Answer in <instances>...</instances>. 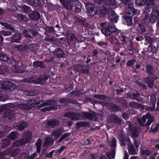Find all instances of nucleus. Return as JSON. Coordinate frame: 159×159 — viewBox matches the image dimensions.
Instances as JSON below:
<instances>
[{
	"label": "nucleus",
	"mask_w": 159,
	"mask_h": 159,
	"mask_svg": "<svg viewBox=\"0 0 159 159\" xmlns=\"http://www.w3.org/2000/svg\"><path fill=\"white\" fill-rule=\"evenodd\" d=\"M60 123L59 120L56 119H52L47 122V124L51 127L57 126Z\"/></svg>",
	"instance_id": "c9c22d12"
},
{
	"label": "nucleus",
	"mask_w": 159,
	"mask_h": 159,
	"mask_svg": "<svg viewBox=\"0 0 159 159\" xmlns=\"http://www.w3.org/2000/svg\"><path fill=\"white\" fill-rule=\"evenodd\" d=\"M141 154L142 155H146L148 156L151 153V152L148 149L141 150L140 151Z\"/></svg>",
	"instance_id": "13d9d810"
},
{
	"label": "nucleus",
	"mask_w": 159,
	"mask_h": 159,
	"mask_svg": "<svg viewBox=\"0 0 159 159\" xmlns=\"http://www.w3.org/2000/svg\"><path fill=\"white\" fill-rule=\"evenodd\" d=\"M110 21L113 23H116L119 19V16L117 15L115 12L112 10L108 14Z\"/></svg>",
	"instance_id": "4be33fe9"
},
{
	"label": "nucleus",
	"mask_w": 159,
	"mask_h": 159,
	"mask_svg": "<svg viewBox=\"0 0 159 159\" xmlns=\"http://www.w3.org/2000/svg\"><path fill=\"white\" fill-rule=\"evenodd\" d=\"M11 63L14 64L13 65L14 67H16L20 66V61L18 60H16L15 59L14 57H12L10 59Z\"/></svg>",
	"instance_id": "69168bd1"
},
{
	"label": "nucleus",
	"mask_w": 159,
	"mask_h": 159,
	"mask_svg": "<svg viewBox=\"0 0 159 159\" xmlns=\"http://www.w3.org/2000/svg\"><path fill=\"white\" fill-rule=\"evenodd\" d=\"M33 66L34 68L39 67L41 69H44L45 68L42 61H35L33 62Z\"/></svg>",
	"instance_id": "f704fd0d"
},
{
	"label": "nucleus",
	"mask_w": 159,
	"mask_h": 159,
	"mask_svg": "<svg viewBox=\"0 0 159 159\" xmlns=\"http://www.w3.org/2000/svg\"><path fill=\"white\" fill-rule=\"evenodd\" d=\"M110 121L115 124L120 125L121 124V120L115 114H112L110 116Z\"/></svg>",
	"instance_id": "a878e982"
},
{
	"label": "nucleus",
	"mask_w": 159,
	"mask_h": 159,
	"mask_svg": "<svg viewBox=\"0 0 159 159\" xmlns=\"http://www.w3.org/2000/svg\"><path fill=\"white\" fill-rule=\"evenodd\" d=\"M74 20L76 25H83L84 27H88L89 24L84 19H83L76 16H75Z\"/></svg>",
	"instance_id": "6ab92c4d"
},
{
	"label": "nucleus",
	"mask_w": 159,
	"mask_h": 159,
	"mask_svg": "<svg viewBox=\"0 0 159 159\" xmlns=\"http://www.w3.org/2000/svg\"><path fill=\"white\" fill-rule=\"evenodd\" d=\"M29 17L33 21H38L41 17L40 13L37 11H32L29 15Z\"/></svg>",
	"instance_id": "aec40b11"
},
{
	"label": "nucleus",
	"mask_w": 159,
	"mask_h": 159,
	"mask_svg": "<svg viewBox=\"0 0 159 159\" xmlns=\"http://www.w3.org/2000/svg\"><path fill=\"white\" fill-rule=\"evenodd\" d=\"M20 152V148H15L11 147L6 149L3 152H0V157L3 158L4 156L9 155H10L11 157H15Z\"/></svg>",
	"instance_id": "f03ea898"
},
{
	"label": "nucleus",
	"mask_w": 159,
	"mask_h": 159,
	"mask_svg": "<svg viewBox=\"0 0 159 159\" xmlns=\"http://www.w3.org/2000/svg\"><path fill=\"white\" fill-rule=\"evenodd\" d=\"M71 134L70 133H65L57 141L58 143L61 142L64 139H65L67 137H69Z\"/></svg>",
	"instance_id": "6e6d98bb"
},
{
	"label": "nucleus",
	"mask_w": 159,
	"mask_h": 159,
	"mask_svg": "<svg viewBox=\"0 0 159 159\" xmlns=\"http://www.w3.org/2000/svg\"><path fill=\"white\" fill-rule=\"evenodd\" d=\"M53 140L50 138L46 137L45 139L43 144V146L45 147H48L49 145H52L54 143Z\"/></svg>",
	"instance_id": "473e14b6"
},
{
	"label": "nucleus",
	"mask_w": 159,
	"mask_h": 159,
	"mask_svg": "<svg viewBox=\"0 0 159 159\" xmlns=\"http://www.w3.org/2000/svg\"><path fill=\"white\" fill-rule=\"evenodd\" d=\"M147 121L146 123V127L149 126V125L153 122L155 121L154 117L153 116L149 113H147Z\"/></svg>",
	"instance_id": "c756f323"
},
{
	"label": "nucleus",
	"mask_w": 159,
	"mask_h": 159,
	"mask_svg": "<svg viewBox=\"0 0 159 159\" xmlns=\"http://www.w3.org/2000/svg\"><path fill=\"white\" fill-rule=\"evenodd\" d=\"M2 88L8 91H13L17 88L16 85L10 81H4L2 84Z\"/></svg>",
	"instance_id": "423d86ee"
},
{
	"label": "nucleus",
	"mask_w": 159,
	"mask_h": 159,
	"mask_svg": "<svg viewBox=\"0 0 159 159\" xmlns=\"http://www.w3.org/2000/svg\"><path fill=\"white\" fill-rule=\"evenodd\" d=\"M147 113L145 115H143L141 118L138 119L137 122L139 126L143 127H146V124L145 123L147 119Z\"/></svg>",
	"instance_id": "cd10ccee"
},
{
	"label": "nucleus",
	"mask_w": 159,
	"mask_h": 159,
	"mask_svg": "<svg viewBox=\"0 0 159 159\" xmlns=\"http://www.w3.org/2000/svg\"><path fill=\"white\" fill-rule=\"evenodd\" d=\"M110 43L113 46H118V48L116 50V51L119 50V48L121 47V45L118 40L115 38H111L110 40Z\"/></svg>",
	"instance_id": "2f4dec72"
},
{
	"label": "nucleus",
	"mask_w": 159,
	"mask_h": 159,
	"mask_svg": "<svg viewBox=\"0 0 159 159\" xmlns=\"http://www.w3.org/2000/svg\"><path fill=\"white\" fill-rule=\"evenodd\" d=\"M128 152L129 154L130 155H133L136 154V151L133 145L128 147Z\"/></svg>",
	"instance_id": "603ef678"
},
{
	"label": "nucleus",
	"mask_w": 159,
	"mask_h": 159,
	"mask_svg": "<svg viewBox=\"0 0 159 159\" xmlns=\"http://www.w3.org/2000/svg\"><path fill=\"white\" fill-rule=\"evenodd\" d=\"M65 34L68 41V44L69 45H70L72 43H76L78 39L73 33H71L70 31L67 30L66 31Z\"/></svg>",
	"instance_id": "6e6552de"
},
{
	"label": "nucleus",
	"mask_w": 159,
	"mask_h": 159,
	"mask_svg": "<svg viewBox=\"0 0 159 159\" xmlns=\"http://www.w3.org/2000/svg\"><path fill=\"white\" fill-rule=\"evenodd\" d=\"M84 101L86 102H90L93 104L97 103L98 102V100H95L93 98L89 97H86L85 98Z\"/></svg>",
	"instance_id": "8fccbe9b"
},
{
	"label": "nucleus",
	"mask_w": 159,
	"mask_h": 159,
	"mask_svg": "<svg viewBox=\"0 0 159 159\" xmlns=\"http://www.w3.org/2000/svg\"><path fill=\"white\" fill-rule=\"evenodd\" d=\"M19 135V134L16 131H12L11 132L9 135L8 137L9 139H11L12 140H14L18 138V136Z\"/></svg>",
	"instance_id": "58836bf2"
},
{
	"label": "nucleus",
	"mask_w": 159,
	"mask_h": 159,
	"mask_svg": "<svg viewBox=\"0 0 159 159\" xmlns=\"http://www.w3.org/2000/svg\"><path fill=\"white\" fill-rule=\"evenodd\" d=\"M88 16H91L99 15L98 10L94 5L91 3H86L85 6Z\"/></svg>",
	"instance_id": "7ed1b4c3"
},
{
	"label": "nucleus",
	"mask_w": 159,
	"mask_h": 159,
	"mask_svg": "<svg viewBox=\"0 0 159 159\" xmlns=\"http://www.w3.org/2000/svg\"><path fill=\"white\" fill-rule=\"evenodd\" d=\"M132 16L127 15H124L122 16L123 23L128 26H131L133 25Z\"/></svg>",
	"instance_id": "4468645a"
},
{
	"label": "nucleus",
	"mask_w": 159,
	"mask_h": 159,
	"mask_svg": "<svg viewBox=\"0 0 159 159\" xmlns=\"http://www.w3.org/2000/svg\"><path fill=\"white\" fill-rule=\"evenodd\" d=\"M17 17L18 19L20 20L24 21H28V19L25 15L18 14L17 15Z\"/></svg>",
	"instance_id": "bf43d9fd"
},
{
	"label": "nucleus",
	"mask_w": 159,
	"mask_h": 159,
	"mask_svg": "<svg viewBox=\"0 0 159 159\" xmlns=\"http://www.w3.org/2000/svg\"><path fill=\"white\" fill-rule=\"evenodd\" d=\"M116 0H104L102 6L111 9L116 7Z\"/></svg>",
	"instance_id": "9d476101"
},
{
	"label": "nucleus",
	"mask_w": 159,
	"mask_h": 159,
	"mask_svg": "<svg viewBox=\"0 0 159 159\" xmlns=\"http://www.w3.org/2000/svg\"><path fill=\"white\" fill-rule=\"evenodd\" d=\"M36 44L34 43H31L27 45H25L24 47V49H30L31 51H34L35 49Z\"/></svg>",
	"instance_id": "49530a36"
},
{
	"label": "nucleus",
	"mask_w": 159,
	"mask_h": 159,
	"mask_svg": "<svg viewBox=\"0 0 159 159\" xmlns=\"http://www.w3.org/2000/svg\"><path fill=\"white\" fill-rule=\"evenodd\" d=\"M42 142V139L39 138L37 140L35 143L37 148V152L38 153H39L40 152Z\"/></svg>",
	"instance_id": "c03bdc74"
},
{
	"label": "nucleus",
	"mask_w": 159,
	"mask_h": 159,
	"mask_svg": "<svg viewBox=\"0 0 159 159\" xmlns=\"http://www.w3.org/2000/svg\"><path fill=\"white\" fill-rule=\"evenodd\" d=\"M158 78L157 75L148 76L144 78V80L148 87L150 88H152L154 85L155 80L158 79Z\"/></svg>",
	"instance_id": "1a4fd4ad"
},
{
	"label": "nucleus",
	"mask_w": 159,
	"mask_h": 159,
	"mask_svg": "<svg viewBox=\"0 0 159 159\" xmlns=\"http://www.w3.org/2000/svg\"><path fill=\"white\" fill-rule=\"evenodd\" d=\"M132 99L137 100V101L139 100V94L138 91L136 93H132Z\"/></svg>",
	"instance_id": "338daca9"
},
{
	"label": "nucleus",
	"mask_w": 159,
	"mask_h": 159,
	"mask_svg": "<svg viewBox=\"0 0 159 159\" xmlns=\"http://www.w3.org/2000/svg\"><path fill=\"white\" fill-rule=\"evenodd\" d=\"M145 68L146 72L148 75L153 76L157 75L152 66L149 64L145 66Z\"/></svg>",
	"instance_id": "412c9836"
},
{
	"label": "nucleus",
	"mask_w": 159,
	"mask_h": 159,
	"mask_svg": "<svg viewBox=\"0 0 159 159\" xmlns=\"http://www.w3.org/2000/svg\"><path fill=\"white\" fill-rule=\"evenodd\" d=\"M21 38V35L20 34L15 33L14 34L13 36L9 38L8 40L10 41L12 43L16 42L19 43Z\"/></svg>",
	"instance_id": "393cba45"
},
{
	"label": "nucleus",
	"mask_w": 159,
	"mask_h": 159,
	"mask_svg": "<svg viewBox=\"0 0 159 159\" xmlns=\"http://www.w3.org/2000/svg\"><path fill=\"white\" fill-rule=\"evenodd\" d=\"M57 104V102L56 101V103L54 105H51L52 106H49L46 107H44L41 109V111L43 112H45L46 111H49L52 110H54L57 108L55 106V105Z\"/></svg>",
	"instance_id": "e433bc0d"
},
{
	"label": "nucleus",
	"mask_w": 159,
	"mask_h": 159,
	"mask_svg": "<svg viewBox=\"0 0 159 159\" xmlns=\"http://www.w3.org/2000/svg\"><path fill=\"white\" fill-rule=\"evenodd\" d=\"M103 9L100 10L99 11V14L102 17H105L106 14H108L109 11V9L105 7H102Z\"/></svg>",
	"instance_id": "ea45409f"
},
{
	"label": "nucleus",
	"mask_w": 159,
	"mask_h": 159,
	"mask_svg": "<svg viewBox=\"0 0 159 159\" xmlns=\"http://www.w3.org/2000/svg\"><path fill=\"white\" fill-rule=\"evenodd\" d=\"M53 53L55 56L59 59L64 58L65 57V52L60 48H56L53 51Z\"/></svg>",
	"instance_id": "f3484780"
},
{
	"label": "nucleus",
	"mask_w": 159,
	"mask_h": 159,
	"mask_svg": "<svg viewBox=\"0 0 159 159\" xmlns=\"http://www.w3.org/2000/svg\"><path fill=\"white\" fill-rule=\"evenodd\" d=\"M117 30L116 27L114 25L110 24H108L106 27L101 30L102 33L106 36L110 35L113 33L116 32Z\"/></svg>",
	"instance_id": "39448f33"
},
{
	"label": "nucleus",
	"mask_w": 159,
	"mask_h": 159,
	"mask_svg": "<svg viewBox=\"0 0 159 159\" xmlns=\"http://www.w3.org/2000/svg\"><path fill=\"white\" fill-rule=\"evenodd\" d=\"M110 109L112 111H117L121 110L120 107L113 103L110 104Z\"/></svg>",
	"instance_id": "a19ab883"
},
{
	"label": "nucleus",
	"mask_w": 159,
	"mask_h": 159,
	"mask_svg": "<svg viewBox=\"0 0 159 159\" xmlns=\"http://www.w3.org/2000/svg\"><path fill=\"white\" fill-rule=\"evenodd\" d=\"M14 71L17 73H22L24 71L23 68L20 66L14 67Z\"/></svg>",
	"instance_id": "774afa93"
},
{
	"label": "nucleus",
	"mask_w": 159,
	"mask_h": 159,
	"mask_svg": "<svg viewBox=\"0 0 159 159\" xmlns=\"http://www.w3.org/2000/svg\"><path fill=\"white\" fill-rule=\"evenodd\" d=\"M63 133V129L58 128L55 129L52 131L51 135L54 137L58 138L61 136Z\"/></svg>",
	"instance_id": "bb28decb"
},
{
	"label": "nucleus",
	"mask_w": 159,
	"mask_h": 159,
	"mask_svg": "<svg viewBox=\"0 0 159 159\" xmlns=\"http://www.w3.org/2000/svg\"><path fill=\"white\" fill-rule=\"evenodd\" d=\"M2 25L4 26L5 27L11 31H14L15 30V28L11 25L6 22H1Z\"/></svg>",
	"instance_id": "5fc2aeb1"
},
{
	"label": "nucleus",
	"mask_w": 159,
	"mask_h": 159,
	"mask_svg": "<svg viewBox=\"0 0 159 159\" xmlns=\"http://www.w3.org/2000/svg\"><path fill=\"white\" fill-rule=\"evenodd\" d=\"M82 114L84 116V117L92 121L96 120V116L93 114L88 112H83Z\"/></svg>",
	"instance_id": "b1692460"
},
{
	"label": "nucleus",
	"mask_w": 159,
	"mask_h": 159,
	"mask_svg": "<svg viewBox=\"0 0 159 159\" xmlns=\"http://www.w3.org/2000/svg\"><path fill=\"white\" fill-rule=\"evenodd\" d=\"M156 10H154L153 7L152 8L151 13L149 16V21L152 23H154L158 19L159 16Z\"/></svg>",
	"instance_id": "dca6fc26"
},
{
	"label": "nucleus",
	"mask_w": 159,
	"mask_h": 159,
	"mask_svg": "<svg viewBox=\"0 0 159 159\" xmlns=\"http://www.w3.org/2000/svg\"><path fill=\"white\" fill-rule=\"evenodd\" d=\"M154 124H152V126L150 128L151 131L153 133H156L158 132L159 127V124H157L155 125V127L153 128Z\"/></svg>",
	"instance_id": "864d4df0"
},
{
	"label": "nucleus",
	"mask_w": 159,
	"mask_h": 159,
	"mask_svg": "<svg viewBox=\"0 0 159 159\" xmlns=\"http://www.w3.org/2000/svg\"><path fill=\"white\" fill-rule=\"evenodd\" d=\"M129 128L131 137L137 138L139 136V133L140 130L139 128L136 126H133L131 124V125H129Z\"/></svg>",
	"instance_id": "ddd939ff"
},
{
	"label": "nucleus",
	"mask_w": 159,
	"mask_h": 159,
	"mask_svg": "<svg viewBox=\"0 0 159 159\" xmlns=\"http://www.w3.org/2000/svg\"><path fill=\"white\" fill-rule=\"evenodd\" d=\"M137 11V10L134 8L133 4L131 3L128 4L126 12L127 15H128L133 17L136 14Z\"/></svg>",
	"instance_id": "2eb2a0df"
},
{
	"label": "nucleus",
	"mask_w": 159,
	"mask_h": 159,
	"mask_svg": "<svg viewBox=\"0 0 159 159\" xmlns=\"http://www.w3.org/2000/svg\"><path fill=\"white\" fill-rule=\"evenodd\" d=\"M80 3L78 0H72L68 8V10H71L75 13H79L81 11Z\"/></svg>",
	"instance_id": "20e7f679"
},
{
	"label": "nucleus",
	"mask_w": 159,
	"mask_h": 159,
	"mask_svg": "<svg viewBox=\"0 0 159 159\" xmlns=\"http://www.w3.org/2000/svg\"><path fill=\"white\" fill-rule=\"evenodd\" d=\"M16 3L14 2H11L8 4V9L11 11H15L17 9V7L15 5Z\"/></svg>",
	"instance_id": "4c0bfd02"
},
{
	"label": "nucleus",
	"mask_w": 159,
	"mask_h": 159,
	"mask_svg": "<svg viewBox=\"0 0 159 159\" xmlns=\"http://www.w3.org/2000/svg\"><path fill=\"white\" fill-rule=\"evenodd\" d=\"M154 5V1L153 0H148V1L146 4L145 8L146 9H149L152 7Z\"/></svg>",
	"instance_id": "09e8293b"
},
{
	"label": "nucleus",
	"mask_w": 159,
	"mask_h": 159,
	"mask_svg": "<svg viewBox=\"0 0 159 159\" xmlns=\"http://www.w3.org/2000/svg\"><path fill=\"white\" fill-rule=\"evenodd\" d=\"M81 68L78 69L77 71L80 73L88 75L89 73V66L88 65H81Z\"/></svg>",
	"instance_id": "5701e85b"
},
{
	"label": "nucleus",
	"mask_w": 159,
	"mask_h": 159,
	"mask_svg": "<svg viewBox=\"0 0 159 159\" xmlns=\"http://www.w3.org/2000/svg\"><path fill=\"white\" fill-rule=\"evenodd\" d=\"M120 145L121 146H124L126 143H130V139L129 137L124 134L121 133L119 135Z\"/></svg>",
	"instance_id": "9b49d317"
},
{
	"label": "nucleus",
	"mask_w": 159,
	"mask_h": 159,
	"mask_svg": "<svg viewBox=\"0 0 159 159\" xmlns=\"http://www.w3.org/2000/svg\"><path fill=\"white\" fill-rule=\"evenodd\" d=\"M72 0H59L60 2L62 4L63 7L66 9H68Z\"/></svg>",
	"instance_id": "79ce46f5"
},
{
	"label": "nucleus",
	"mask_w": 159,
	"mask_h": 159,
	"mask_svg": "<svg viewBox=\"0 0 159 159\" xmlns=\"http://www.w3.org/2000/svg\"><path fill=\"white\" fill-rule=\"evenodd\" d=\"M46 31L48 33H52L56 32L54 27L47 26L45 28Z\"/></svg>",
	"instance_id": "e2e57ef3"
},
{
	"label": "nucleus",
	"mask_w": 159,
	"mask_h": 159,
	"mask_svg": "<svg viewBox=\"0 0 159 159\" xmlns=\"http://www.w3.org/2000/svg\"><path fill=\"white\" fill-rule=\"evenodd\" d=\"M11 143V140L9 139H4L1 141L0 148H5L9 146Z\"/></svg>",
	"instance_id": "7c9ffc66"
},
{
	"label": "nucleus",
	"mask_w": 159,
	"mask_h": 159,
	"mask_svg": "<svg viewBox=\"0 0 159 159\" xmlns=\"http://www.w3.org/2000/svg\"><path fill=\"white\" fill-rule=\"evenodd\" d=\"M70 98H61L59 100V102L61 103L66 104L70 103Z\"/></svg>",
	"instance_id": "052dcab7"
},
{
	"label": "nucleus",
	"mask_w": 159,
	"mask_h": 159,
	"mask_svg": "<svg viewBox=\"0 0 159 159\" xmlns=\"http://www.w3.org/2000/svg\"><path fill=\"white\" fill-rule=\"evenodd\" d=\"M136 61V60L134 59H130L127 62L126 65L130 67H132Z\"/></svg>",
	"instance_id": "4d7b16f0"
},
{
	"label": "nucleus",
	"mask_w": 159,
	"mask_h": 159,
	"mask_svg": "<svg viewBox=\"0 0 159 159\" xmlns=\"http://www.w3.org/2000/svg\"><path fill=\"white\" fill-rule=\"evenodd\" d=\"M75 125L78 128H80L89 126L90 125V124L89 122L85 121H80L77 122L75 124Z\"/></svg>",
	"instance_id": "72a5a7b5"
},
{
	"label": "nucleus",
	"mask_w": 159,
	"mask_h": 159,
	"mask_svg": "<svg viewBox=\"0 0 159 159\" xmlns=\"http://www.w3.org/2000/svg\"><path fill=\"white\" fill-rule=\"evenodd\" d=\"M48 78V77L45 74L39 75L37 79L38 82L40 84H44Z\"/></svg>",
	"instance_id": "c85d7f7f"
},
{
	"label": "nucleus",
	"mask_w": 159,
	"mask_h": 159,
	"mask_svg": "<svg viewBox=\"0 0 159 159\" xmlns=\"http://www.w3.org/2000/svg\"><path fill=\"white\" fill-rule=\"evenodd\" d=\"M118 37L120 41L123 42L124 43H125L126 36L124 33H121L120 34H118Z\"/></svg>",
	"instance_id": "0e129e2a"
},
{
	"label": "nucleus",
	"mask_w": 159,
	"mask_h": 159,
	"mask_svg": "<svg viewBox=\"0 0 159 159\" xmlns=\"http://www.w3.org/2000/svg\"><path fill=\"white\" fill-rule=\"evenodd\" d=\"M15 112L11 110H9L5 111L3 114V117L7 118L6 120L9 121H12L15 118Z\"/></svg>",
	"instance_id": "f8f14e48"
},
{
	"label": "nucleus",
	"mask_w": 159,
	"mask_h": 159,
	"mask_svg": "<svg viewBox=\"0 0 159 159\" xmlns=\"http://www.w3.org/2000/svg\"><path fill=\"white\" fill-rule=\"evenodd\" d=\"M18 107L19 108L23 109L26 111H28L31 109V107L30 106L24 103L19 104Z\"/></svg>",
	"instance_id": "37998d69"
},
{
	"label": "nucleus",
	"mask_w": 159,
	"mask_h": 159,
	"mask_svg": "<svg viewBox=\"0 0 159 159\" xmlns=\"http://www.w3.org/2000/svg\"><path fill=\"white\" fill-rule=\"evenodd\" d=\"M0 60L4 61H9V57L5 54L0 53Z\"/></svg>",
	"instance_id": "3c124183"
},
{
	"label": "nucleus",
	"mask_w": 159,
	"mask_h": 159,
	"mask_svg": "<svg viewBox=\"0 0 159 159\" xmlns=\"http://www.w3.org/2000/svg\"><path fill=\"white\" fill-rule=\"evenodd\" d=\"M32 132L31 131H27L25 132L24 134V136L21 139L23 144H24L29 143L30 141L32 139Z\"/></svg>",
	"instance_id": "a211bd4d"
},
{
	"label": "nucleus",
	"mask_w": 159,
	"mask_h": 159,
	"mask_svg": "<svg viewBox=\"0 0 159 159\" xmlns=\"http://www.w3.org/2000/svg\"><path fill=\"white\" fill-rule=\"evenodd\" d=\"M56 102V101L54 99L48 100L45 102L42 99L37 101L35 99H30L27 102L32 107H39V108H40L48 105H54Z\"/></svg>",
	"instance_id": "f257e3e1"
},
{
	"label": "nucleus",
	"mask_w": 159,
	"mask_h": 159,
	"mask_svg": "<svg viewBox=\"0 0 159 159\" xmlns=\"http://www.w3.org/2000/svg\"><path fill=\"white\" fill-rule=\"evenodd\" d=\"M148 1V0H135V3L138 6L142 7L146 5Z\"/></svg>",
	"instance_id": "a18cd8bd"
},
{
	"label": "nucleus",
	"mask_w": 159,
	"mask_h": 159,
	"mask_svg": "<svg viewBox=\"0 0 159 159\" xmlns=\"http://www.w3.org/2000/svg\"><path fill=\"white\" fill-rule=\"evenodd\" d=\"M38 32L35 30L32 29L25 30L23 32L24 36L27 38L31 39V40H33L34 38L37 34Z\"/></svg>",
	"instance_id": "0eeeda50"
},
{
	"label": "nucleus",
	"mask_w": 159,
	"mask_h": 159,
	"mask_svg": "<svg viewBox=\"0 0 159 159\" xmlns=\"http://www.w3.org/2000/svg\"><path fill=\"white\" fill-rule=\"evenodd\" d=\"M27 126V124L26 122H22L18 125V129L20 131H22L25 129Z\"/></svg>",
	"instance_id": "de8ad7c7"
},
{
	"label": "nucleus",
	"mask_w": 159,
	"mask_h": 159,
	"mask_svg": "<svg viewBox=\"0 0 159 159\" xmlns=\"http://www.w3.org/2000/svg\"><path fill=\"white\" fill-rule=\"evenodd\" d=\"M94 98H98L99 99H102L104 100L105 98H107L108 99L110 98L109 97H107L104 95L96 94L94 96Z\"/></svg>",
	"instance_id": "680f3d73"
}]
</instances>
